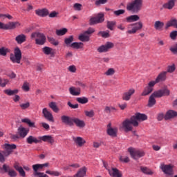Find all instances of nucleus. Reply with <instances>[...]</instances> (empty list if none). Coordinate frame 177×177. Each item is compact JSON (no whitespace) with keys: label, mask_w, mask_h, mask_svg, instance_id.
Segmentation results:
<instances>
[{"label":"nucleus","mask_w":177,"mask_h":177,"mask_svg":"<svg viewBox=\"0 0 177 177\" xmlns=\"http://www.w3.org/2000/svg\"><path fill=\"white\" fill-rule=\"evenodd\" d=\"M104 74L107 76L114 75V74H115V70H114L113 68H110L105 72Z\"/></svg>","instance_id":"obj_49"},{"label":"nucleus","mask_w":177,"mask_h":177,"mask_svg":"<svg viewBox=\"0 0 177 177\" xmlns=\"http://www.w3.org/2000/svg\"><path fill=\"white\" fill-rule=\"evenodd\" d=\"M76 100L77 102H78V103H80L81 104H86V103L89 102V100H88V97H77Z\"/></svg>","instance_id":"obj_39"},{"label":"nucleus","mask_w":177,"mask_h":177,"mask_svg":"<svg viewBox=\"0 0 177 177\" xmlns=\"http://www.w3.org/2000/svg\"><path fill=\"white\" fill-rule=\"evenodd\" d=\"M134 94H135V88H130L122 94V99L125 102H129V100H131V97H132V96Z\"/></svg>","instance_id":"obj_13"},{"label":"nucleus","mask_w":177,"mask_h":177,"mask_svg":"<svg viewBox=\"0 0 177 177\" xmlns=\"http://www.w3.org/2000/svg\"><path fill=\"white\" fill-rule=\"evenodd\" d=\"M40 140L43 142H47V143H50V145H53L55 143V138L52 136H43L39 137Z\"/></svg>","instance_id":"obj_21"},{"label":"nucleus","mask_w":177,"mask_h":177,"mask_svg":"<svg viewBox=\"0 0 177 177\" xmlns=\"http://www.w3.org/2000/svg\"><path fill=\"white\" fill-rule=\"evenodd\" d=\"M175 6V0H169L167 3H165L162 5L164 9H169L171 10Z\"/></svg>","instance_id":"obj_28"},{"label":"nucleus","mask_w":177,"mask_h":177,"mask_svg":"<svg viewBox=\"0 0 177 177\" xmlns=\"http://www.w3.org/2000/svg\"><path fill=\"white\" fill-rule=\"evenodd\" d=\"M155 83L153 81L149 82L148 85L145 86L141 93V96H148L154 90Z\"/></svg>","instance_id":"obj_11"},{"label":"nucleus","mask_w":177,"mask_h":177,"mask_svg":"<svg viewBox=\"0 0 177 177\" xmlns=\"http://www.w3.org/2000/svg\"><path fill=\"white\" fill-rule=\"evenodd\" d=\"M73 8L75 9V10H81V8H82V5L81 3H75L74 5H73Z\"/></svg>","instance_id":"obj_61"},{"label":"nucleus","mask_w":177,"mask_h":177,"mask_svg":"<svg viewBox=\"0 0 177 177\" xmlns=\"http://www.w3.org/2000/svg\"><path fill=\"white\" fill-rule=\"evenodd\" d=\"M175 117H177V112L174 110H169L165 115V120L167 121L171 118H175Z\"/></svg>","instance_id":"obj_19"},{"label":"nucleus","mask_w":177,"mask_h":177,"mask_svg":"<svg viewBox=\"0 0 177 177\" xmlns=\"http://www.w3.org/2000/svg\"><path fill=\"white\" fill-rule=\"evenodd\" d=\"M8 83L9 80L8 79H1L0 80V86H1V88H5Z\"/></svg>","instance_id":"obj_50"},{"label":"nucleus","mask_w":177,"mask_h":177,"mask_svg":"<svg viewBox=\"0 0 177 177\" xmlns=\"http://www.w3.org/2000/svg\"><path fill=\"white\" fill-rule=\"evenodd\" d=\"M3 93L7 95L8 96H13L19 93V90L18 89L12 90V89L8 88L3 91Z\"/></svg>","instance_id":"obj_30"},{"label":"nucleus","mask_w":177,"mask_h":177,"mask_svg":"<svg viewBox=\"0 0 177 177\" xmlns=\"http://www.w3.org/2000/svg\"><path fill=\"white\" fill-rule=\"evenodd\" d=\"M143 5V0H134L127 4V9L129 12H133L138 13L142 9Z\"/></svg>","instance_id":"obj_3"},{"label":"nucleus","mask_w":177,"mask_h":177,"mask_svg":"<svg viewBox=\"0 0 177 177\" xmlns=\"http://www.w3.org/2000/svg\"><path fill=\"white\" fill-rule=\"evenodd\" d=\"M131 118L136 122H138V121H146V120H147V115L140 113H136V115L131 116Z\"/></svg>","instance_id":"obj_15"},{"label":"nucleus","mask_w":177,"mask_h":177,"mask_svg":"<svg viewBox=\"0 0 177 177\" xmlns=\"http://www.w3.org/2000/svg\"><path fill=\"white\" fill-rule=\"evenodd\" d=\"M42 52L44 55H55V52L53 51V48L48 46H45L42 48Z\"/></svg>","instance_id":"obj_34"},{"label":"nucleus","mask_w":177,"mask_h":177,"mask_svg":"<svg viewBox=\"0 0 177 177\" xmlns=\"http://www.w3.org/2000/svg\"><path fill=\"white\" fill-rule=\"evenodd\" d=\"M9 50L5 47L0 48V56H6Z\"/></svg>","instance_id":"obj_48"},{"label":"nucleus","mask_w":177,"mask_h":177,"mask_svg":"<svg viewBox=\"0 0 177 177\" xmlns=\"http://www.w3.org/2000/svg\"><path fill=\"white\" fill-rule=\"evenodd\" d=\"M140 169L141 172L145 175H153L154 174L150 169L146 167H141Z\"/></svg>","instance_id":"obj_38"},{"label":"nucleus","mask_w":177,"mask_h":177,"mask_svg":"<svg viewBox=\"0 0 177 177\" xmlns=\"http://www.w3.org/2000/svg\"><path fill=\"white\" fill-rule=\"evenodd\" d=\"M176 37H177V30H174V31H172L171 33H170V38L171 39H176Z\"/></svg>","instance_id":"obj_63"},{"label":"nucleus","mask_w":177,"mask_h":177,"mask_svg":"<svg viewBox=\"0 0 177 177\" xmlns=\"http://www.w3.org/2000/svg\"><path fill=\"white\" fill-rule=\"evenodd\" d=\"M125 13V10H118L113 12V15L115 16H121V15H124Z\"/></svg>","instance_id":"obj_59"},{"label":"nucleus","mask_w":177,"mask_h":177,"mask_svg":"<svg viewBox=\"0 0 177 177\" xmlns=\"http://www.w3.org/2000/svg\"><path fill=\"white\" fill-rule=\"evenodd\" d=\"M170 50L174 55H177V44H176L173 47L170 48Z\"/></svg>","instance_id":"obj_64"},{"label":"nucleus","mask_w":177,"mask_h":177,"mask_svg":"<svg viewBox=\"0 0 177 177\" xmlns=\"http://www.w3.org/2000/svg\"><path fill=\"white\" fill-rule=\"evenodd\" d=\"M66 33H67V28H66L56 30L57 35L59 37L62 35H65Z\"/></svg>","instance_id":"obj_46"},{"label":"nucleus","mask_w":177,"mask_h":177,"mask_svg":"<svg viewBox=\"0 0 177 177\" xmlns=\"http://www.w3.org/2000/svg\"><path fill=\"white\" fill-rule=\"evenodd\" d=\"M86 175V167H84L79 169V171L75 174L73 177H84Z\"/></svg>","instance_id":"obj_29"},{"label":"nucleus","mask_w":177,"mask_h":177,"mask_svg":"<svg viewBox=\"0 0 177 177\" xmlns=\"http://www.w3.org/2000/svg\"><path fill=\"white\" fill-rule=\"evenodd\" d=\"M35 177H49L47 174H45L44 172H36L33 174Z\"/></svg>","instance_id":"obj_55"},{"label":"nucleus","mask_w":177,"mask_h":177,"mask_svg":"<svg viewBox=\"0 0 177 177\" xmlns=\"http://www.w3.org/2000/svg\"><path fill=\"white\" fill-rule=\"evenodd\" d=\"M84 113H85V115L86 117H89V118H92V117L95 115V111H93V110H91L90 111H85Z\"/></svg>","instance_id":"obj_53"},{"label":"nucleus","mask_w":177,"mask_h":177,"mask_svg":"<svg viewBox=\"0 0 177 177\" xmlns=\"http://www.w3.org/2000/svg\"><path fill=\"white\" fill-rule=\"evenodd\" d=\"M35 13L37 16H40V17H46V16L49 15V11L46 9L36 10Z\"/></svg>","instance_id":"obj_27"},{"label":"nucleus","mask_w":177,"mask_h":177,"mask_svg":"<svg viewBox=\"0 0 177 177\" xmlns=\"http://www.w3.org/2000/svg\"><path fill=\"white\" fill-rule=\"evenodd\" d=\"M176 70V68L175 67V64H172L171 66H167V71H166L167 73H174Z\"/></svg>","instance_id":"obj_54"},{"label":"nucleus","mask_w":177,"mask_h":177,"mask_svg":"<svg viewBox=\"0 0 177 177\" xmlns=\"http://www.w3.org/2000/svg\"><path fill=\"white\" fill-rule=\"evenodd\" d=\"M10 59L12 63L20 64V62L21 61V50L19 47L15 48L14 54H10Z\"/></svg>","instance_id":"obj_7"},{"label":"nucleus","mask_w":177,"mask_h":177,"mask_svg":"<svg viewBox=\"0 0 177 177\" xmlns=\"http://www.w3.org/2000/svg\"><path fill=\"white\" fill-rule=\"evenodd\" d=\"M109 174L111 176L113 177H122V174L120 173V170H118L117 168H112L111 170L108 169Z\"/></svg>","instance_id":"obj_23"},{"label":"nucleus","mask_w":177,"mask_h":177,"mask_svg":"<svg viewBox=\"0 0 177 177\" xmlns=\"http://www.w3.org/2000/svg\"><path fill=\"white\" fill-rule=\"evenodd\" d=\"M17 146L16 145L12 144H5L4 145V149L7 150V153H6V156H10V154H12V151L11 150H15L17 149Z\"/></svg>","instance_id":"obj_20"},{"label":"nucleus","mask_w":177,"mask_h":177,"mask_svg":"<svg viewBox=\"0 0 177 177\" xmlns=\"http://www.w3.org/2000/svg\"><path fill=\"white\" fill-rule=\"evenodd\" d=\"M48 41L52 44V45H54V46H57L59 45V41L53 37H48Z\"/></svg>","instance_id":"obj_52"},{"label":"nucleus","mask_w":177,"mask_h":177,"mask_svg":"<svg viewBox=\"0 0 177 177\" xmlns=\"http://www.w3.org/2000/svg\"><path fill=\"white\" fill-rule=\"evenodd\" d=\"M22 89L25 92H28V91H30V85L28 84V83L27 82L24 83L22 86Z\"/></svg>","instance_id":"obj_58"},{"label":"nucleus","mask_w":177,"mask_h":177,"mask_svg":"<svg viewBox=\"0 0 177 177\" xmlns=\"http://www.w3.org/2000/svg\"><path fill=\"white\" fill-rule=\"evenodd\" d=\"M61 120L63 124L69 127H73L74 124H75L77 128H84L85 127V122L77 118H71L64 115L61 116Z\"/></svg>","instance_id":"obj_2"},{"label":"nucleus","mask_w":177,"mask_h":177,"mask_svg":"<svg viewBox=\"0 0 177 177\" xmlns=\"http://www.w3.org/2000/svg\"><path fill=\"white\" fill-rule=\"evenodd\" d=\"M19 107H21V110H26L30 107V102L22 103L19 104Z\"/></svg>","instance_id":"obj_56"},{"label":"nucleus","mask_w":177,"mask_h":177,"mask_svg":"<svg viewBox=\"0 0 177 177\" xmlns=\"http://www.w3.org/2000/svg\"><path fill=\"white\" fill-rule=\"evenodd\" d=\"M69 93H71L72 96H80L81 95V88L71 86L69 88Z\"/></svg>","instance_id":"obj_22"},{"label":"nucleus","mask_w":177,"mask_h":177,"mask_svg":"<svg viewBox=\"0 0 177 177\" xmlns=\"http://www.w3.org/2000/svg\"><path fill=\"white\" fill-rule=\"evenodd\" d=\"M132 125L133 127H138L139 126V122L134 121L132 119V116L129 119H126L122 123V128H124L125 132H129L132 131Z\"/></svg>","instance_id":"obj_4"},{"label":"nucleus","mask_w":177,"mask_h":177,"mask_svg":"<svg viewBox=\"0 0 177 177\" xmlns=\"http://www.w3.org/2000/svg\"><path fill=\"white\" fill-rule=\"evenodd\" d=\"M68 70L70 71V73H76L77 67L75 65H71L68 66Z\"/></svg>","instance_id":"obj_60"},{"label":"nucleus","mask_w":177,"mask_h":177,"mask_svg":"<svg viewBox=\"0 0 177 177\" xmlns=\"http://www.w3.org/2000/svg\"><path fill=\"white\" fill-rule=\"evenodd\" d=\"M46 174H47L48 175H51L52 176H60L61 175L60 172L57 171H50V170L46 171Z\"/></svg>","instance_id":"obj_44"},{"label":"nucleus","mask_w":177,"mask_h":177,"mask_svg":"<svg viewBox=\"0 0 177 177\" xmlns=\"http://www.w3.org/2000/svg\"><path fill=\"white\" fill-rule=\"evenodd\" d=\"M18 133L21 138H26L28 133V130L23 127H20L18 129Z\"/></svg>","instance_id":"obj_26"},{"label":"nucleus","mask_w":177,"mask_h":177,"mask_svg":"<svg viewBox=\"0 0 177 177\" xmlns=\"http://www.w3.org/2000/svg\"><path fill=\"white\" fill-rule=\"evenodd\" d=\"M165 80H167V71H162L158 75L156 80L152 82H154L156 85V84H158V82H164Z\"/></svg>","instance_id":"obj_16"},{"label":"nucleus","mask_w":177,"mask_h":177,"mask_svg":"<svg viewBox=\"0 0 177 177\" xmlns=\"http://www.w3.org/2000/svg\"><path fill=\"white\" fill-rule=\"evenodd\" d=\"M76 85L77 86H81L83 89H85L86 88V84L81 81L76 82Z\"/></svg>","instance_id":"obj_62"},{"label":"nucleus","mask_w":177,"mask_h":177,"mask_svg":"<svg viewBox=\"0 0 177 177\" xmlns=\"http://www.w3.org/2000/svg\"><path fill=\"white\" fill-rule=\"evenodd\" d=\"M114 48V44L110 41H107L104 45H102L101 46L98 47L97 49L99 53H104L106 52H109L110 49Z\"/></svg>","instance_id":"obj_12"},{"label":"nucleus","mask_w":177,"mask_h":177,"mask_svg":"<svg viewBox=\"0 0 177 177\" xmlns=\"http://www.w3.org/2000/svg\"><path fill=\"white\" fill-rule=\"evenodd\" d=\"M26 39L27 36H26V35L24 34L19 35L15 37V41H17V44H19V45H21V44L26 42Z\"/></svg>","instance_id":"obj_24"},{"label":"nucleus","mask_w":177,"mask_h":177,"mask_svg":"<svg viewBox=\"0 0 177 177\" xmlns=\"http://www.w3.org/2000/svg\"><path fill=\"white\" fill-rule=\"evenodd\" d=\"M8 174V176L10 177L17 176V172H16V171H15L13 169H10Z\"/></svg>","instance_id":"obj_57"},{"label":"nucleus","mask_w":177,"mask_h":177,"mask_svg":"<svg viewBox=\"0 0 177 177\" xmlns=\"http://www.w3.org/2000/svg\"><path fill=\"white\" fill-rule=\"evenodd\" d=\"M73 41H74V37L73 36H70L64 39V42L67 46H68V45H70Z\"/></svg>","instance_id":"obj_51"},{"label":"nucleus","mask_w":177,"mask_h":177,"mask_svg":"<svg viewBox=\"0 0 177 177\" xmlns=\"http://www.w3.org/2000/svg\"><path fill=\"white\" fill-rule=\"evenodd\" d=\"M160 169H162V172L167 177H173L174 176V166L171 165H165L162 164L160 165Z\"/></svg>","instance_id":"obj_9"},{"label":"nucleus","mask_w":177,"mask_h":177,"mask_svg":"<svg viewBox=\"0 0 177 177\" xmlns=\"http://www.w3.org/2000/svg\"><path fill=\"white\" fill-rule=\"evenodd\" d=\"M115 24H117V22H115V21H108L107 28H109V30H111V31H113V30L114 29V26H115Z\"/></svg>","instance_id":"obj_45"},{"label":"nucleus","mask_w":177,"mask_h":177,"mask_svg":"<svg viewBox=\"0 0 177 177\" xmlns=\"http://www.w3.org/2000/svg\"><path fill=\"white\" fill-rule=\"evenodd\" d=\"M169 27H175V28H177V20L174 19L167 21L165 29L168 30Z\"/></svg>","instance_id":"obj_31"},{"label":"nucleus","mask_w":177,"mask_h":177,"mask_svg":"<svg viewBox=\"0 0 177 177\" xmlns=\"http://www.w3.org/2000/svg\"><path fill=\"white\" fill-rule=\"evenodd\" d=\"M163 27H164V22H162L160 21H156L154 24V28L158 31H161Z\"/></svg>","instance_id":"obj_35"},{"label":"nucleus","mask_w":177,"mask_h":177,"mask_svg":"<svg viewBox=\"0 0 177 177\" xmlns=\"http://www.w3.org/2000/svg\"><path fill=\"white\" fill-rule=\"evenodd\" d=\"M50 109H52L54 113H59V108L56 105V102H52L48 104Z\"/></svg>","instance_id":"obj_42"},{"label":"nucleus","mask_w":177,"mask_h":177,"mask_svg":"<svg viewBox=\"0 0 177 177\" xmlns=\"http://www.w3.org/2000/svg\"><path fill=\"white\" fill-rule=\"evenodd\" d=\"M22 122H24L25 124H28V127L30 128H36L37 127L35 126V122H31V120L28 118H24L21 120Z\"/></svg>","instance_id":"obj_36"},{"label":"nucleus","mask_w":177,"mask_h":177,"mask_svg":"<svg viewBox=\"0 0 177 177\" xmlns=\"http://www.w3.org/2000/svg\"><path fill=\"white\" fill-rule=\"evenodd\" d=\"M140 19L139 15H134L127 17L126 21L127 23H133V21H138Z\"/></svg>","instance_id":"obj_32"},{"label":"nucleus","mask_w":177,"mask_h":177,"mask_svg":"<svg viewBox=\"0 0 177 177\" xmlns=\"http://www.w3.org/2000/svg\"><path fill=\"white\" fill-rule=\"evenodd\" d=\"M35 39L36 45H45V42H46V37L45 35L40 32H33L31 35V39Z\"/></svg>","instance_id":"obj_6"},{"label":"nucleus","mask_w":177,"mask_h":177,"mask_svg":"<svg viewBox=\"0 0 177 177\" xmlns=\"http://www.w3.org/2000/svg\"><path fill=\"white\" fill-rule=\"evenodd\" d=\"M42 113L44 115V118L49 121L50 122H55V119L53 118V115L50 111H48V109L44 108L42 110Z\"/></svg>","instance_id":"obj_14"},{"label":"nucleus","mask_w":177,"mask_h":177,"mask_svg":"<svg viewBox=\"0 0 177 177\" xmlns=\"http://www.w3.org/2000/svg\"><path fill=\"white\" fill-rule=\"evenodd\" d=\"M81 45H84V44L81 42H73L70 45V46L74 49H80V48H81Z\"/></svg>","instance_id":"obj_47"},{"label":"nucleus","mask_w":177,"mask_h":177,"mask_svg":"<svg viewBox=\"0 0 177 177\" xmlns=\"http://www.w3.org/2000/svg\"><path fill=\"white\" fill-rule=\"evenodd\" d=\"M80 41L82 42H88L89 41V36L86 35V33L84 32L82 35L79 36Z\"/></svg>","instance_id":"obj_40"},{"label":"nucleus","mask_w":177,"mask_h":177,"mask_svg":"<svg viewBox=\"0 0 177 177\" xmlns=\"http://www.w3.org/2000/svg\"><path fill=\"white\" fill-rule=\"evenodd\" d=\"M104 111L106 114H110L112 111H117V109L114 106H105Z\"/></svg>","instance_id":"obj_43"},{"label":"nucleus","mask_w":177,"mask_h":177,"mask_svg":"<svg viewBox=\"0 0 177 177\" xmlns=\"http://www.w3.org/2000/svg\"><path fill=\"white\" fill-rule=\"evenodd\" d=\"M72 139L79 147H82V145L86 143V141H85L82 137H73Z\"/></svg>","instance_id":"obj_18"},{"label":"nucleus","mask_w":177,"mask_h":177,"mask_svg":"<svg viewBox=\"0 0 177 177\" xmlns=\"http://www.w3.org/2000/svg\"><path fill=\"white\" fill-rule=\"evenodd\" d=\"M19 26H20L19 22H10L7 24V30H15Z\"/></svg>","instance_id":"obj_37"},{"label":"nucleus","mask_w":177,"mask_h":177,"mask_svg":"<svg viewBox=\"0 0 177 177\" xmlns=\"http://www.w3.org/2000/svg\"><path fill=\"white\" fill-rule=\"evenodd\" d=\"M171 91L168 88L165 87L163 89H160L154 91L149 97L148 100V107H153L156 104V97L160 98L162 96H169Z\"/></svg>","instance_id":"obj_1"},{"label":"nucleus","mask_w":177,"mask_h":177,"mask_svg":"<svg viewBox=\"0 0 177 177\" xmlns=\"http://www.w3.org/2000/svg\"><path fill=\"white\" fill-rule=\"evenodd\" d=\"M128 30L126 32L127 34H136V32L143 28V23L139 21L135 24H131L127 26Z\"/></svg>","instance_id":"obj_5"},{"label":"nucleus","mask_w":177,"mask_h":177,"mask_svg":"<svg viewBox=\"0 0 177 177\" xmlns=\"http://www.w3.org/2000/svg\"><path fill=\"white\" fill-rule=\"evenodd\" d=\"M108 129L106 130V132L109 136H111V138H116L117 133L118 132V129L117 128H112L111 124H108Z\"/></svg>","instance_id":"obj_17"},{"label":"nucleus","mask_w":177,"mask_h":177,"mask_svg":"<svg viewBox=\"0 0 177 177\" xmlns=\"http://www.w3.org/2000/svg\"><path fill=\"white\" fill-rule=\"evenodd\" d=\"M48 163H44V164H36L32 165L34 174H36V172H39V169H42L44 167H48Z\"/></svg>","instance_id":"obj_25"},{"label":"nucleus","mask_w":177,"mask_h":177,"mask_svg":"<svg viewBox=\"0 0 177 177\" xmlns=\"http://www.w3.org/2000/svg\"><path fill=\"white\" fill-rule=\"evenodd\" d=\"M104 21V14L99 13L95 17H92L89 20L90 26H95V24H99Z\"/></svg>","instance_id":"obj_10"},{"label":"nucleus","mask_w":177,"mask_h":177,"mask_svg":"<svg viewBox=\"0 0 177 177\" xmlns=\"http://www.w3.org/2000/svg\"><path fill=\"white\" fill-rule=\"evenodd\" d=\"M26 142L28 145H32V143H39L40 140L32 136H30L29 137L27 138Z\"/></svg>","instance_id":"obj_33"},{"label":"nucleus","mask_w":177,"mask_h":177,"mask_svg":"<svg viewBox=\"0 0 177 177\" xmlns=\"http://www.w3.org/2000/svg\"><path fill=\"white\" fill-rule=\"evenodd\" d=\"M128 151L130 153L131 158H133V160H139V158L145 157V152L143 151L129 147Z\"/></svg>","instance_id":"obj_8"},{"label":"nucleus","mask_w":177,"mask_h":177,"mask_svg":"<svg viewBox=\"0 0 177 177\" xmlns=\"http://www.w3.org/2000/svg\"><path fill=\"white\" fill-rule=\"evenodd\" d=\"M10 167L9 165L4 164L1 167H0V171L1 174H6L9 172Z\"/></svg>","instance_id":"obj_41"}]
</instances>
